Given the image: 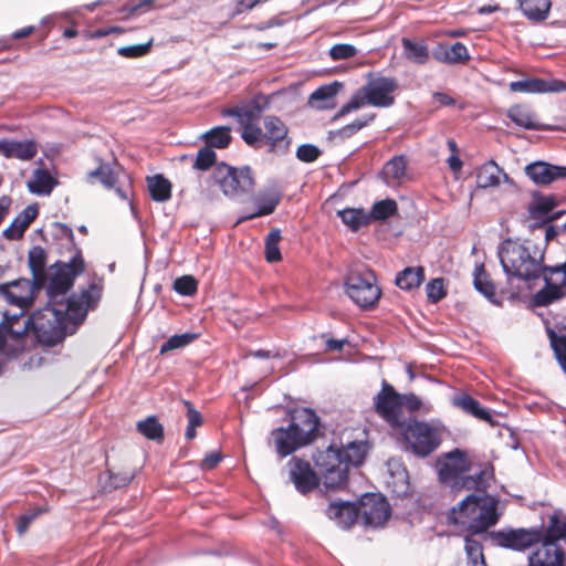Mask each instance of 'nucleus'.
Segmentation results:
<instances>
[{"mask_svg": "<svg viewBox=\"0 0 566 566\" xmlns=\"http://www.w3.org/2000/svg\"><path fill=\"white\" fill-rule=\"evenodd\" d=\"M101 296L102 285L92 282L80 294L72 295L66 303L50 300V304L34 312L29 318L36 339L46 346L62 342L66 335L69 323L83 322L87 312L96 306Z\"/></svg>", "mask_w": 566, "mask_h": 566, "instance_id": "obj_1", "label": "nucleus"}, {"mask_svg": "<svg viewBox=\"0 0 566 566\" xmlns=\"http://www.w3.org/2000/svg\"><path fill=\"white\" fill-rule=\"evenodd\" d=\"M499 521L497 502L483 494H469L448 514V522L471 535L485 534Z\"/></svg>", "mask_w": 566, "mask_h": 566, "instance_id": "obj_2", "label": "nucleus"}, {"mask_svg": "<svg viewBox=\"0 0 566 566\" xmlns=\"http://www.w3.org/2000/svg\"><path fill=\"white\" fill-rule=\"evenodd\" d=\"M499 258L509 280L530 281L543 277V254L530 242L505 240L499 249Z\"/></svg>", "mask_w": 566, "mask_h": 566, "instance_id": "obj_3", "label": "nucleus"}, {"mask_svg": "<svg viewBox=\"0 0 566 566\" xmlns=\"http://www.w3.org/2000/svg\"><path fill=\"white\" fill-rule=\"evenodd\" d=\"M397 87V81L392 77L369 74L368 82L357 90L350 99L342 106L335 118L343 117L365 105L388 107L395 102L394 92Z\"/></svg>", "mask_w": 566, "mask_h": 566, "instance_id": "obj_4", "label": "nucleus"}, {"mask_svg": "<svg viewBox=\"0 0 566 566\" xmlns=\"http://www.w3.org/2000/svg\"><path fill=\"white\" fill-rule=\"evenodd\" d=\"M397 432L406 443V449L419 457L429 455L442 441L441 427L416 419L403 422Z\"/></svg>", "mask_w": 566, "mask_h": 566, "instance_id": "obj_5", "label": "nucleus"}, {"mask_svg": "<svg viewBox=\"0 0 566 566\" xmlns=\"http://www.w3.org/2000/svg\"><path fill=\"white\" fill-rule=\"evenodd\" d=\"M344 286L347 296L363 310L374 308L381 296L376 276L369 269L349 270Z\"/></svg>", "mask_w": 566, "mask_h": 566, "instance_id": "obj_6", "label": "nucleus"}, {"mask_svg": "<svg viewBox=\"0 0 566 566\" xmlns=\"http://www.w3.org/2000/svg\"><path fill=\"white\" fill-rule=\"evenodd\" d=\"M315 465L327 489H339L347 483V468L344 464L342 450L332 444L314 455Z\"/></svg>", "mask_w": 566, "mask_h": 566, "instance_id": "obj_7", "label": "nucleus"}, {"mask_svg": "<svg viewBox=\"0 0 566 566\" xmlns=\"http://www.w3.org/2000/svg\"><path fill=\"white\" fill-rule=\"evenodd\" d=\"M212 178L223 195L230 198L248 193L254 186L252 171L249 167L233 168L226 164H219L213 170Z\"/></svg>", "mask_w": 566, "mask_h": 566, "instance_id": "obj_8", "label": "nucleus"}, {"mask_svg": "<svg viewBox=\"0 0 566 566\" xmlns=\"http://www.w3.org/2000/svg\"><path fill=\"white\" fill-rule=\"evenodd\" d=\"M262 107L256 102H249L235 107L222 111L223 116H233L238 118L242 126L241 137L252 147H258L261 138V127L259 120L261 118Z\"/></svg>", "mask_w": 566, "mask_h": 566, "instance_id": "obj_9", "label": "nucleus"}, {"mask_svg": "<svg viewBox=\"0 0 566 566\" xmlns=\"http://www.w3.org/2000/svg\"><path fill=\"white\" fill-rule=\"evenodd\" d=\"M543 280L545 285L534 295L537 306H548L566 298V261L556 266H545Z\"/></svg>", "mask_w": 566, "mask_h": 566, "instance_id": "obj_10", "label": "nucleus"}, {"mask_svg": "<svg viewBox=\"0 0 566 566\" xmlns=\"http://www.w3.org/2000/svg\"><path fill=\"white\" fill-rule=\"evenodd\" d=\"M374 406L376 412L396 431L407 421L402 410L401 394L386 381L375 396Z\"/></svg>", "mask_w": 566, "mask_h": 566, "instance_id": "obj_11", "label": "nucleus"}, {"mask_svg": "<svg viewBox=\"0 0 566 566\" xmlns=\"http://www.w3.org/2000/svg\"><path fill=\"white\" fill-rule=\"evenodd\" d=\"M84 271V260L81 252L65 263H56L55 271L50 277L46 286L48 295L51 301H56L61 295L72 287L74 279Z\"/></svg>", "mask_w": 566, "mask_h": 566, "instance_id": "obj_12", "label": "nucleus"}, {"mask_svg": "<svg viewBox=\"0 0 566 566\" xmlns=\"http://www.w3.org/2000/svg\"><path fill=\"white\" fill-rule=\"evenodd\" d=\"M485 538H490L494 545L500 547L524 551L541 542L542 532L534 528L502 530L486 533Z\"/></svg>", "mask_w": 566, "mask_h": 566, "instance_id": "obj_13", "label": "nucleus"}, {"mask_svg": "<svg viewBox=\"0 0 566 566\" xmlns=\"http://www.w3.org/2000/svg\"><path fill=\"white\" fill-rule=\"evenodd\" d=\"M286 125L277 116L268 115L263 118V129L261 128L260 144L266 145L272 153H285L291 144L287 136Z\"/></svg>", "mask_w": 566, "mask_h": 566, "instance_id": "obj_14", "label": "nucleus"}, {"mask_svg": "<svg viewBox=\"0 0 566 566\" xmlns=\"http://www.w3.org/2000/svg\"><path fill=\"white\" fill-rule=\"evenodd\" d=\"M359 515L368 526H382L390 516V506L387 500L379 494H365L360 499Z\"/></svg>", "mask_w": 566, "mask_h": 566, "instance_id": "obj_15", "label": "nucleus"}, {"mask_svg": "<svg viewBox=\"0 0 566 566\" xmlns=\"http://www.w3.org/2000/svg\"><path fill=\"white\" fill-rule=\"evenodd\" d=\"M287 472L289 480L302 494L313 491L319 484L321 479L311 467V463L301 458L293 457L290 459L287 462Z\"/></svg>", "mask_w": 566, "mask_h": 566, "instance_id": "obj_16", "label": "nucleus"}, {"mask_svg": "<svg viewBox=\"0 0 566 566\" xmlns=\"http://www.w3.org/2000/svg\"><path fill=\"white\" fill-rule=\"evenodd\" d=\"M438 468L440 480L451 484L470 470V460L464 451L455 449L439 460Z\"/></svg>", "mask_w": 566, "mask_h": 566, "instance_id": "obj_17", "label": "nucleus"}, {"mask_svg": "<svg viewBox=\"0 0 566 566\" xmlns=\"http://www.w3.org/2000/svg\"><path fill=\"white\" fill-rule=\"evenodd\" d=\"M290 426L306 444H310L316 439L319 419L312 409L298 408L292 411Z\"/></svg>", "mask_w": 566, "mask_h": 566, "instance_id": "obj_18", "label": "nucleus"}, {"mask_svg": "<svg viewBox=\"0 0 566 566\" xmlns=\"http://www.w3.org/2000/svg\"><path fill=\"white\" fill-rule=\"evenodd\" d=\"M541 541V546L530 556V566H563L566 547L554 541Z\"/></svg>", "mask_w": 566, "mask_h": 566, "instance_id": "obj_19", "label": "nucleus"}, {"mask_svg": "<svg viewBox=\"0 0 566 566\" xmlns=\"http://www.w3.org/2000/svg\"><path fill=\"white\" fill-rule=\"evenodd\" d=\"M0 294L12 305L27 308L33 297V284L25 279L0 285Z\"/></svg>", "mask_w": 566, "mask_h": 566, "instance_id": "obj_20", "label": "nucleus"}, {"mask_svg": "<svg viewBox=\"0 0 566 566\" xmlns=\"http://www.w3.org/2000/svg\"><path fill=\"white\" fill-rule=\"evenodd\" d=\"M510 91L514 93H547L566 91V83L559 80L545 81L537 77H528L511 82Z\"/></svg>", "mask_w": 566, "mask_h": 566, "instance_id": "obj_21", "label": "nucleus"}, {"mask_svg": "<svg viewBox=\"0 0 566 566\" xmlns=\"http://www.w3.org/2000/svg\"><path fill=\"white\" fill-rule=\"evenodd\" d=\"M526 176L536 185H548L566 177V167L554 166L544 161H536L525 167Z\"/></svg>", "mask_w": 566, "mask_h": 566, "instance_id": "obj_22", "label": "nucleus"}, {"mask_svg": "<svg viewBox=\"0 0 566 566\" xmlns=\"http://www.w3.org/2000/svg\"><path fill=\"white\" fill-rule=\"evenodd\" d=\"M271 436L274 440L275 450L281 457H287L297 449L307 446L291 426L276 428L272 430Z\"/></svg>", "mask_w": 566, "mask_h": 566, "instance_id": "obj_23", "label": "nucleus"}, {"mask_svg": "<svg viewBox=\"0 0 566 566\" xmlns=\"http://www.w3.org/2000/svg\"><path fill=\"white\" fill-rule=\"evenodd\" d=\"M493 478V473L489 469L481 470L479 473L473 475H461L450 485L457 490L474 491L472 494L486 495L485 491Z\"/></svg>", "mask_w": 566, "mask_h": 566, "instance_id": "obj_24", "label": "nucleus"}, {"mask_svg": "<svg viewBox=\"0 0 566 566\" xmlns=\"http://www.w3.org/2000/svg\"><path fill=\"white\" fill-rule=\"evenodd\" d=\"M326 515L340 527L349 528L358 518L359 512L353 503L335 502L328 505Z\"/></svg>", "mask_w": 566, "mask_h": 566, "instance_id": "obj_25", "label": "nucleus"}, {"mask_svg": "<svg viewBox=\"0 0 566 566\" xmlns=\"http://www.w3.org/2000/svg\"><path fill=\"white\" fill-rule=\"evenodd\" d=\"M339 82H334L328 85H324L314 91L308 99L312 107L316 109H332L335 107V97L342 88Z\"/></svg>", "mask_w": 566, "mask_h": 566, "instance_id": "obj_26", "label": "nucleus"}, {"mask_svg": "<svg viewBox=\"0 0 566 566\" xmlns=\"http://www.w3.org/2000/svg\"><path fill=\"white\" fill-rule=\"evenodd\" d=\"M433 56L437 61L447 64L464 63L470 59L467 46L461 42L450 46L439 44L433 51Z\"/></svg>", "mask_w": 566, "mask_h": 566, "instance_id": "obj_27", "label": "nucleus"}, {"mask_svg": "<svg viewBox=\"0 0 566 566\" xmlns=\"http://www.w3.org/2000/svg\"><path fill=\"white\" fill-rule=\"evenodd\" d=\"M38 154L36 144L32 140H9L4 139L2 155L6 158L30 160Z\"/></svg>", "mask_w": 566, "mask_h": 566, "instance_id": "obj_28", "label": "nucleus"}, {"mask_svg": "<svg viewBox=\"0 0 566 566\" xmlns=\"http://www.w3.org/2000/svg\"><path fill=\"white\" fill-rule=\"evenodd\" d=\"M36 216L38 208L35 206H28L3 231L4 238L9 240L22 238L24 231L29 228Z\"/></svg>", "mask_w": 566, "mask_h": 566, "instance_id": "obj_29", "label": "nucleus"}, {"mask_svg": "<svg viewBox=\"0 0 566 566\" xmlns=\"http://www.w3.org/2000/svg\"><path fill=\"white\" fill-rule=\"evenodd\" d=\"M507 178L506 174L493 160L483 164L476 172V186L479 188L497 187L501 184V178Z\"/></svg>", "mask_w": 566, "mask_h": 566, "instance_id": "obj_30", "label": "nucleus"}, {"mask_svg": "<svg viewBox=\"0 0 566 566\" xmlns=\"http://www.w3.org/2000/svg\"><path fill=\"white\" fill-rule=\"evenodd\" d=\"M150 198L157 202H165L171 198V182L158 174L146 178Z\"/></svg>", "mask_w": 566, "mask_h": 566, "instance_id": "obj_31", "label": "nucleus"}, {"mask_svg": "<svg viewBox=\"0 0 566 566\" xmlns=\"http://www.w3.org/2000/svg\"><path fill=\"white\" fill-rule=\"evenodd\" d=\"M551 0H520V9L532 21L541 22L547 19L551 11Z\"/></svg>", "mask_w": 566, "mask_h": 566, "instance_id": "obj_32", "label": "nucleus"}, {"mask_svg": "<svg viewBox=\"0 0 566 566\" xmlns=\"http://www.w3.org/2000/svg\"><path fill=\"white\" fill-rule=\"evenodd\" d=\"M424 281L422 266H409L400 271L396 276V285L403 291L418 289Z\"/></svg>", "mask_w": 566, "mask_h": 566, "instance_id": "obj_33", "label": "nucleus"}, {"mask_svg": "<svg viewBox=\"0 0 566 566\" xmlns=\"http://www.w3.org/2000/svg\"><path fill=\"white\" fill-rule=\"evenodd\" d=\"M405 57L415 64H426L430 60L429 48L424 42L412 41L408 38L401 40Z\"/></svg>", "mask_w": 566, "mask_h": 566, "instance_id": "obj_34", "label": "nucleus"}, {"mask_svg": "<svg viewBox=\"0 0 566 566\" xmlns=\"http://www.w3.org/2000/svg\"><path fill=\"white\" fill-rule=\"evenodd\" d=\"M453 405L473 417L490 422L491 413L481 407L478 400L467 394H459L453 398Z\"/></svg>", "mask_w": 566, "mask_h": 566, "instance_id": "obj_35", "label": "nucleus"}, {"mask_svg": "<svg viewBox=\"0 0 566 566\" xmlns=\"http://www.w3.org/2000/svg\"><path fill=\"white\" fill-rule=\"evenodd\" d=\"M280 200L281 196L275 191L260 193L255 199L258 211L250 213L245 217H242L240 221L271 214L275 210L276 206L280 203Z\"/></svg>", "mask_w": 566, "mask_h": 566, "instance_id": "obj_36", "label": "nucleus"}, {"mask_svg": "<svg viewBox=\"0 0 566 566\" xmlns=\"http://www.w3.org/2000/svg\"><path fill=\"white\" fill-rule=\"evenodd\" d=\"M23 334L13 332L6 322L0 323V350L7 354H15L22 348Z\"/></svg>", "mask_w": 566, "mask_h": 566, "instance_id": "obj_37", "label": "nucleus"}, {"mask_svg": "<svg viewBox=\"0 0 566 566\" xmlns=\"http://www.w3.org/2000/svg\"><path fill=\"white\" fill-rule=\"evenodd\" d=\"M54 185L55 181L48 170L35 169L32 178L28 181V189L32 193L42 196L51 193Z\"/></svg>", "mask_w": 566, "mask_h": 566, "instance_id": "obj_38", "label": "nucleus"}, {"mask_svg": "<svg viewBox=\"0 0 566 566\" xmlns=\"http://www.w3.org/2000/svg\"><path fill=\"white\" fill-rule=\"evenodd\" d=\"M46 254L41 247H34L29 252V266L33 274L34 284L40 287L44 284Z\"/></svg>", "mask_w": 566, "mask_h": 566, "instance_id": "obj_39", "label": "nucleus"}, {"mask_svg": "<svg viewBox=\"0 0 566 566\" xmlns=\"http://www.w3.org/2000/svg\"><path fill=\"white\" fill-rule=\"evenodd\" d=\"M566 537V516L562 512H554L549 516L548 525L542 539L560 543Z\"/></svg>", "mask_w": 566, "mask_h": 566, "instance_id": "obj_40", "label": "nucleus"}, {"mask_svg": "<svg viewBox=\"0 0 566 566\" xmlns=\"http://www.w3.org/2000/svg\"><path fill=\"white\" fill-rule=\"evenodd\" d=\"M339 449L342 450L344 464L348 469L349 465L357 467L364 462L368 451V446L363 441H353L346 447Z\"/></svg>", "mask_w": 566, "mask_h": 566, "instance_id": "obj_41", "label": "nucleus"}, {"mask_svg": "<svg viewBox=\"0 0 566 566\" xmlns=\"http://www.w3.org/2000/svg\"><path fill=\"white\" fill-rule=\"evenodd\" d=\"M338 216L352 231H357L361 227L370 223V217L368 212L361 208H346L338 211Z\"/></svg>", "mask_w": 566, "mask_h": 566, "instance_id": "obj_42", "label": "nucleus"}, {"mask_svg": "<svg viewBox=\"0 0 566 566\" xmlns=\"http://www.w3.org/2000/svg\"><path fill=\"white\" fill-rule=\"evenodd\" d=\"M382 178L388 186L398 185L406 175V163L402 157H395L382 168Z\"/></svg>", "mask_w": 566, "mask_h": 566, "instance_id": "obj_43", "label": "nucleus"}, {"mask_svg": "<svg viewBox=\"0 0 566 566\" xmlns=\"http://www.w3.org/2000/svg\"><path fill=\"white\" fill-rule=\"evenodd\" d=\"M473 284L474 287L486 298L493 300L495 297V286L490 280L483 264L475 266L473 272Z\"/></svg>", "mask_w": 566, "mask_h": 566, "instance_id": "obj_44", "label": "nucleus"}, {"mask_svg": "<svg viewBox=\"0 0 566 566\" xmlns=\"http://www.w3.org/2000/svg\"><path fill=\"white\" fill-rule=\"evenodd\" d=\"M507 116L517 126L523 127L525 129H534L537 127L533 112L526 106H523V105L512 106L507 111Z\"/></svg>", "mask_w": 566, "mask_h": 566, "instance_id": "obj_45", "label": "nucleus"}, {"mask_svg": "<svg viewBox=\"0 0 566 566\" xmlns=\"http://www.w3.org/2000/svg\"><path fill=\"white\" fill-rule=\"evenodd\" d=\"M208 147L226 148L231 142L230 127H214L205 134Z\"/></svg>", "mask_w": 566, "mask_h": 566, "instance_id": "obj_46", "label": "nucleus"}, {"mask_svg": "<svg viewBox=\"0 0 566 566\" xmlns=\"http://www.w3.org/2000/svg\"><path fill=\"white\" fill-rule=\"evenodd\" d=\"M137 430L149 440H161L164 437V428L154 416L139 421Z\"/></svg>", "mask_w": 566, "mask_h": 566, "instance_id": "obj_47", "label": "nucleus"}, {"mask_svg": "<svg viewBox=\"0 0 566 566\" xmlns=\"http://www.w3.org/2000/svg\"><path fill=\"white\" fill-rule=\"evenodd\" d=\"M397 212V202L392 199H385L375 202L371 211L368 213L370 222L373 220H386Z\"/></svg>", "mask_w": 566, "mask_h": 566, "instance_id": "obj_48", "label": "nucleus"}, {"mask_svg": "<svg viewBox=\"0 0 566 566\" xmlns=\"http://www.w3.org/2000/svg\"><path fill=\"white\" fill-rule=\"evenodd\" d=\"M281 241V232L279 229L270 231L265 239V259L268 262H279L282 259L279 243Z\"/></svg>", "mask_w": 566, "mask_h": 566, "instance_id": "obj_49", "label": "nucleus"}, {"mask_svg": "<svg viewBox=\"0 0 566 566\" xmlns=\"http://www.w3.org/2000/svg\"><path fill=\"white\" fill-rule=\"evenodd\" d=\"M375 118V114H366L361 118L354 120L353 123L342 127L337 132L334 133V137L340 140L352 137L363 127L367 126Z\"/></svg>", "mask_w": 566, "mask_h": 566, "instance_id": "obj_50", "label": "nucleus"}, {"mask_svg": "<svg viewBox=\"0 0 566 566\" xmlns=\"http://www.w3.org/2000/svg\"><path fill=\"white\" fill-rule=\"evenodd\" d=\"M548 336L555 357L566 374V336L558 335L554 331H549Z\"/></svg>", "mask_w": 566, "mask_h": 566, "instance_id": "obj_51", "label": "nucleus"}, {"mask_svg": "<svg viewBox=\"0 0 566 566\" xmlns=\"http://www.w3.org/2000/svg\"><path fill=\"white\" fill-rule=\"evenodd\" d=\"M88 177L98 178L105 188H115L118 182L117 174L108 165H101L97 169L91 171Z\"/></svg>", "mask_w": 566, "mask_h": 566, "instance_id": "obj_52", "label": "nucleus"}, {"mask_svg": "<svg viewBox=\"0 0 566 566\" xmlns=\"http://www.w3.org/2000/svg\"><path fill=\"white\" fill-rule=\"evenodd\" d=\"M470 535L471 534H469L464 537V542H465L464 549L467 553L468 562L469 563L485 562L482 544L479 541L473 539Z\"/></svg>", "mask_w": 566, "mask_h": 566, "instance_id": "obj_53", "label": "nucleus"}, {"mask_svg": "<svg viewBox=\"0 0 566 566\" xmlns=\"http://www.w3.org/2000/svg\"><path fill=\"white\" fill-rule=\"evenodd\" d=\"M187 408L188 427L186 430V438L191 440L196 437V428L202 424V417L193 405L187 400L184 401Z\"/></svg>", "mask_w": 566, "mask_h": 566, "instance_id": "obj_54", "label": "nucleus"}, {"mask_svg": "<svg viewBox=\"0 0 566 566\" xmlns=\"http://www.w3.org/2000/svg\"><path fill=\"white\" fill-rule=\"evenodd\" d=\"M195 338L196 335L190 333L174 335L161 345L160 354H166L170 350L182 348L189 345L192 340H195Z\"/></svg>", "mask_w": 566, "mask_h": 566, "instance_id": "obj_55", "label": "nucleus"}, {"mask_svg": "<svg viewBox=\"0 0 566 566\" xmlns=\"http://www.w3.org/2000/svg\"><path fill=\"white\" fill-rule=\"evenodd\" d=\"M401 403H402V409L407 408L410 412L422 411L424 413H428L432 409L429 403H424L415 394L401 395Z\"/></svg>", "mask_w": 566, "mask_h": 566, "instance_id": "obj_56", "label": "nucleus"}, {"mask_svg": "<svg viewBox=\"0 0 566 566\" xmlns=\"http://www.w3.org/2000/svg\"><path fill=\"white\" fill-rule=\"evenodd\" d=\"M216 161V153L212 148L206 146L201 148L193 163V168L198 170L209 169Z\"/></svg>", "mask_w": 566, "mask_h": 566, "instance_id": "obj_57", "label": "nucleus"}, {"mask_svg": "<svg viewBox=\"0 0 566 566\" xmlns=\"http://www.w3.org/2000/svg\"><path fill=\"white\" fill-rule=\"evenodd\" d=\"M555 203L549 198H544L530 207V213L533 218L548 219V214L553 211Z\"/></svg>", "mask_w": 566, "mask_h": 566, "instance_id": "obj_58", "label": "nucleus"}, {"mask_svg": "<svg viewBox=\"0 0 566 566\" xmlns=\"http://www.w3.org/2000/svg\"><path fill=\"white\" fill-rule=\"evenodd\" d=\"M427 297L431 303H438L446 295L444 284L442 279H433L426 285Z\"/></svg>", "mask_w": 566, "mask_h": 566, "instance_id": "obj_59", "label": "nucleus"}, {"mask_svg": "<svg viewBox=\"0 0 566 566\" xmlns=\"http://www.w3.org/2000/svg\"><path fill=\"white\" fill-rule=\"evenodd\" d=\"M151 44H153V39H150L145 44L122 46L118 49L117 52L120 56H124V57H129V59L140 57V56L146 55L150 51Z\"/></svg>", "mask_w": 566, "mask_h": 566, "instance_id": "obj_60", "label": "nucleus"}, {"mask_svg": "<svg viewBox=\"0 0 566 566\" xmlns=\"http://www.w3.org/2000/svg\"><path fill=\"white\" fill-rule=\"evenodd\" d=\"M174 289L181 295L190 296L197 291V281L190 275H185L175 281Z\"/></svg>", "mask_w": 566, "mask_h": 566, "instance_id": "obj_61", "label": "nucleus"}, {"mask_svg": "<svg viewBox=\"0 0 566 566\" xmlns=\"http://www.w3.org/2000/svg\"><path fill=\"white\" fill-rule=\"evenodd\" d=\"M357 54V49L352 44H335L329 50V56L334 61L353 57Z\"/></svg>", "mask_w": 566, "mask_h": 566, "instance_id": "obj_62", "label": "nucleus"}, {"mask_svg": "<svg viewBox=\"0 0 566 566\" xmlns=\"http://www.w3.org/2000/svg\"><path fill=\"white\" fill-rule=\"evenodd\" d=\"M48 510L44 509V507H36V509H33L31 510L30 512L28 513H24L22 514L21 516H19L18 518V523H17V531L20 535H23L29 525L39 516L41 515L42 513L46 512Z\"/></svg>", "mask_w": 566, "mask_h": 566, "instance_id": "obj_63", "label": "nucleus"}, {"mask_svg": "<svg viewBox=\"0 0 566 566\" xmlns=\"http://www.w3.org/2000/svg\"><path fill=\"white\" fill-rule=\"evenodd\" d=\"M321 155V150L311 144H304L297 148L296 157L304 163H312Z\"/></svg>", "mask_w": 566, "mask_h": 566, "instance_id": "obj_64", "label": "nucleus"}]
</instances>
